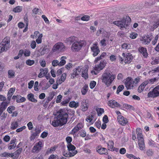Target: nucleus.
Returning <instances> with one entry per match:
<instances>
[{"label":"nucleus","instance_id":"f257e3e1","mask_svg":"<svg viewBox=\"0 0 159 159\" xmlns=\"http://www.w3.org/2000/svg\"><path fill=\"white\" fill-rule=\"evenodd\" d=\"M115 78V75H111L110 71L108 68H107L102 74L101 79L102 82L105 84L107 87H109Z\"/></svg>","mask_w":159,"mask_h":159},{"label":"nucleus","instance_id":"f03ea898","mask_svg":"<svg viewBox=\"0 0 159 159\" xmlns=\"http://www.w3.org/2000/svg\"><path fill=\"white\" fill-rule=\"evenodd\" d=\"M131 19L129 16H126L124 17L123 18L120 20L114 21L113 23L120 27L121 30H123L124 28H126L130 24Z\"/></svg>","mask_w":159,"mask_h":159},{"label":"nucleus","instance_id":"7ed1b4c3","mask_svg":"<svg viewBox=\"0 0 159 159\" xmlns=\"http://www.w3.org/2000/svg\"><path fill=\"white\" fill-rule=\"evenodd\" d=\"M10 38L9 37H5L0 43V54L6 52L10 48Z\"/></svg>","mask_w":159,"mask_h":159},{"label":"nucleus","instance_id":"20e7f679","mask_svg":"<svg viewBox=\"0 0 159 159\" xmlns=\"http://www.w3.org/2000/svg\"><path fill=\"white\" fill-rule=\"evenodd\" d=\"M59 114L57 117L64 125L67 122V119L68 116V114L64 110H60L59 111Z\"/></svg>","mask_w":159,"mask_h":159},{"label":"nucleus","instance_id":"39448f33","mask_svg":"<svg viewBox=\"0 0 159 159\" xmlns=\"http://www.w3.org/2000/svg\"><path fill=\"white\" fill-rule=\"evenodd\" d=\"M65 47L63 43L59 42L56 44L53 47L52 51L54 52H63L65 51Z\"/></svg>","mask_w":159,"mask_h":159},{"label":"nucleus","instance_id":"423d86ee","mask_svg":"<svg viewBox=\"0 0 159 159\" xmlns=\"http://www.w3.org/2000/svg\"><path fill=\"white\" fill-rule=\"evenodd\" d=\"M148 98H155L159 97V85L154 88L152 91L149 92L148 94Z\"/></svg>","mask_w":159,"mask_h":159},{"label":"nucleus","instance_id":"0eeeda50","mask_svg":"<svg viewBox=\"0 0 159 159\" xmlns=\"http://www.w3.org/2000/svg\"><path fill=\"white\" fill-rule=\"evenodd\" d=\"M84 43L82 41L73 43L71 47L72 50L74 52H77L80 50L81 48L84 46Z\"/></svg>","mask_w":159,"mask_h":159},{"label":"nucleus","instance_id":"6e6552de","mask_svg":"<svg viewBox=\"0 0 159 159\" xmlns=\"http://www.w3.org/2000/svg\"><path fill=\"white\" fill-rule=\"evenodd\" d=\"M107 64L106 60H102L98 64L95 65L94 70L96 71H99L102 70L105 67Z\"/></svg>","mask_w":159,"mask_h":159},{"label":"nucleus","instance_id":"1a4fd4ad","mask_svg":"<svg viewBox=\"0 0 159 159\" xmlns=\"http://www.w3.org/2000/svg\"><path fill=\"white\" fill-rule=\"evenodd\" d=\"M91 49L93 52V55L94 57L97 56L100 52L97 42L93 44V46L91 47Z\"/></svg>","mask_w":159,"mask_h":159},{"label":"nucleus","instance_id":"9d476101","mask_svg":"<svg viewBox=\"0 0 159 159\" xmlns=\"http://www.w3.org/2000/svg\"><path fill=\"white\" fill-rule=\"evenodd\" d=\"M122 56L125 57L124 61L125 63H129L133 59V56L130 53L125 54L123 53L122 54Z\"/></svg>","mask_w":159,"mask_h":159},{"label":"nucleus","instance_id":"9b49d317","mask_svg":"<svg viewBox=\"0 0 159 159\" xmlns=\"http://www.w3.org/2000/svg\"><path fill=\"white\" fill-rule=\"evenodd\" d=\"M43 147L42 142L39 141L36 143L33 148L32 152L38 153L41 149V148Z\"/></svg>","mask_w":159,"mask_h":159},{"label":"nucleus","instance_id":"f8f14e48","mask_svg":"<svg viewBox=\"0 0 159 159\" xmlns=\"http://www.w3.org/2000/svg\"><path fill=\"white\" fill-rule=\"evenodd\" d=\"M138 50L139 52L143 56V57L145 58H147L148 53L147 52L146 48L142 47H140L139 48Z\"/></svg>","mask_w":159,"mask_h":159},{"label":"nucleus","instance_id":"ddd939ff","mask_svg":"<svg viewBox=\"0 0 159 159\" xmlns=\"http://www.w3.org/2000/svg\"><path fill=\"white\" fill-rule=\"evenodd\" d=\"M152 38H150V36L149 35L146 36H143L140 39V41L142 42L144 44H148L151 41Z\"/></svg>","mask_w":159,"mask_h":159},{"label":"nucleus","instance_id":"4468645a","mask_svg":"<svg viewBox=\"0 0 159 159\" xmlns=\"http://www.w3.org/2000/svg\"><path fill=\"white\" fill-rule=\"evenodd\" d=\"M96 150L100 154H108L107 149L105 148L102 147L101 146H98L96 148Z\"/></svg>","mask_w":159,"mask_h":159},{"label":"nucleus","instance_id":"2eb2a0df","mask_svg":"<svg viewBox=\"0 0 159 159\" xmlns=\"http://www.w3.org/2000/svg\"><path fill=\"white\" fill-rule=\"evenodd\" d=\"M51 124L54 127L58 126H62L63 125V124L59 120L57 117L54 118V120L52 121Z\"/></svg>","mask_w":159,"mask_h":159},{"label":"nucleus","instance_id":"dca6fc26","mask_svg":"<svg viewBox=\"0 0 159 159\" xmlns=\"http://www.w3.org/2000/svg\"><path fill=\"white\" fill-rule=\"evenodd\" d=\"M117 118L119 123L122 125H125L128 122L127 119L122 116H118Z\"/></svg>","mask_w":159,"mask_h":159},{"label":"nucleus","instance_id":"f3484780","mask_svg":"<svg viewBox=\"0 0 159 159\" xmlns=\"http://www.w3.org/2000/svg\"><path fill=\"white\" fill-rule=\"evenodd\" d=\"M125 84L127 89H133L134 84L133 80L130 79L129 81L125 82Z\"/></svg>","mask_w":159,"mask_h":159},{"label":"nucleus","instance_id":"a211bd4d","mask_svg":"<svg viewBox=\"0 0 159 159\" xmlns=\"http://www.w3.org/2000/svg\"><path fill=\"white\" fill-rule=\"evenodd\" d=\"M108 105L112 108H114L115 107H120L121 105L117 102L114 100H110L109 101Z\"/></svg>","mask_w":159,"mask_h":159},{"label":"nucleus","instance_id":"6ab92c4d","mask_svg":"<svg viewBox=\"0 0 159 159\" xmlns=\"http://www.w3.org/2000/svg\"><path fill=\"white\" fill-rule=\"evenodd\" d=\"M88 104L86 102V100L83 101L80 105L81 110L83 111H86L88 109Z\"/></svg>","mask_w":159,"mask_h":159},{"label":"nucleus","instance_id":"aec40b11","mask_svg":"<svg viewBox=\"0 0 159 159\" xmlns=\"http://www.w3.org/2000/svg\"><path fill=\"white\" fill-rule=\"evenodd\" d=\"M66 42L67 43L70 44L71 43H75L77 41V38L75 36H71L66 39Z\"/></svg>","mask_w":159,"mask_h":159},{"label":"nucleus","instance_id":"412c9836","mask_svg":"<svg viewBox=\"0 0 159 159\" xmlns=\"http://www.w3.org/2000/svg\"><path fill=\"white\" fill-rule=\"evenodd\" d=\"M148 84V82L147 80L143 82L142 84L140 85L138 87V91L140 93L142 92L144 89L145 86Z\"/></svg>","mask_w":159,"mask_h":159},{"label":"nucleus","instance_id":"4be33fe9","mask_svg":"<svg viewBox=\"0 0 159 159\" xmlns=\"http://www.w3.org/2000/svg\"><path fill=\"white\" fill-rule=\"evenodd\" d=\"M40 70L41 72L38 75V77L39 78H41L44 75H46L48 72V70L46 68L40 69Z\"/></svg>","mask_w":159,"mask_h":159},{"label":"nucleus","instance_id":"5701e85b","mask_svg":"<svg viewBox=\"0 0 159 159\" xmlns=\"http://www.w3.org/2000/svg\"><path fill=\"white\" fill-rule=\"evenodd\" d=\"M137 139L138 140L144 139L143 136L141 133V129L140 128H137L136 130Z\"/></svg>","mask_w":159,"mask_h":159},{"label":"nucleus","instance_id":"b1692460","mask_svg":"<svg viewBox=\"0 0 159 159\" xmlns=\"http://www.w3.org/2000/svg\"><path fill=\"white\" fill-rule=\"evenodd\" d=\"M138 145L139 149L141 150H143L145 149V147L144 139L139 140Z\"/></svg>","mask_w":159,"mask_h":159},{"label":"nucleus","instance_id":"393cba45","mask_svg":"<svg viewBox=\"0 0 159 159\" xmlns=\"http://www.w3.org/2000/svg\"><path fill=\"white\" fill-rule=\"evenodd\" d=\"M27 98L29 101L33 102L36 103L37 102V100L35 99L34 95L33 93H29L27 95Z\"/></svg>","mask_w":159,"mask_h":159},{"label":"nucleus","instance_id":"a878e982","mask_svg":"<svg viewBox=\"0 0 159 159\" xmlns=\"http://www.w3.org/2000/svg\"><path fill=\"white\" fill-rule=\"evenodd\" d=\"M15 88H12L10 89L7 94V99L9 101H10L12 95L15 91Z\"/></svg>","mask_w":159,"mask_h":159},{"label":"nucleus","instance_id":"bb28decb","mask_svg":"<svg viewBox=\"0 0 159 159\" xmlns=\"http://www.w3.org/2000/svg\"><path fill=\"white\" fill-rule=\"evenodd\" d=\"M69 106L71 107L76 108L79 106V102H76L74 101L70 102L69 104Z\"/></svg>","mask_w":159,"mask_h":159},{"label":"nucleus","instance_id":"cd10ccee","mask_svg":"<svg viewBox=\"0 0 159 159\" xmlns=\"http://www.w3.org/2000/svg\"><path fill=\"white\" fill-rule=\"evenodd\" d=\"M26 98L24 97H22L20 95H17V98L16 102L17 103L22 102L25 101Z\"/></svg>","mask_w":159,"mask_h":159},{"label":"nucleus","instance_id":"c85d7f7f","mask_svg":"<svg viewBox=\"0 0 159 159\" xmlns=\"http://www.w3.org/2000/svg\"><path fill=\"white\" fill-rule=\"evenodd\" d=\"M152 61L151 62V64L152 65H155L159 63V57H157L155 58L154 57H152Z\"/></svg>","mask_w":159,"mask_h":159},{"label":"nucleus","instance_id":"c756f323","mask_svg":"<svg viewBox=\"0 0 159 159\" xmlns=\"http://www.w3.org/2000/svg\"><path fill=\"white\" fill-rule=\"evenodd\" d=\"M9 103L8 102H2V104L1 105L0 107V110L1 111H3V110H5L7 107L8 104Z\"/></svg>","mask_w":159,"mask_h":159},{"label":"nucleus","instance_id":"7c9ffc66","mask_svg":"<svg viewBox=\"0 0 159 159\" xmlns=\"http://www.w3.org/2000/svg\"><path fill=\"white\" fill-rule=\"evenodd\" d=\"M88 69L85 68L82 72V76L85 79H87L88 78Z\"/></svg>","mask_w":159,"mask_h":159},{"label":"nucleus","instance_id":"2f4dec72","mask_svg":"<svg viewBox=\"0 0 159 159\" xmlns=\"http://www.w3.org/2000/svg\"><path fill=\"white\" fill-rule=\"evenodd\" d=\"M66 59V57L65 56H62L61 58V61L59 62V66H62L65 65L66 63V61L65 59Z\"/></svg>","mask_w":159,"mask_h":159},{"label":"nucleus","instance_id":"473e14b6","mask_svg":"<svg viewBox=\"0 0 159 159\" xmlns=\"http://www.w3.org/2000/svg\"><path fill=\"white\" fill-rule=\"evenodd\" d=\"M82 68L81 66H79L76 68L74 69L73 70V71L74 72H75L76 74L78 75H79L80 74V72L82 71Z\"/></svg>","mask_w":159,"mask_h":159},{"label":"nucleus","instance_id":"72a5a7b5","mask_svg":"<svg viewBox=\"0 0 159 159\" xmlns=\"http://www.w3.org/2000/svg\"><path fill=\"white\" fill-rule=\"evenodd\" d=\"M148 143L149 146L153 147L154 148H157V145H158V144L155 143L154 141L152 140H149Z\"/></svg>","mask_w":159,"mask_h":159},{"label":"nucleus","instance_id":"f704fd0d","mask_svg":"<svg viewBox=\"0 0 159 159\" xmlns=\"http://www.w3.org/2000/svg\"><path fill=\"white\" fill-rule=\"evenodd\" d=\"M11 128L13 130H14L18 127V123L17 121H14L11 123Z\"/></svg>","mask_w":159,"mask_h":159},{"label":"nucleus","instance_id":"c9c22d12","mask_svg":"<svg viewBox=\"0 0 159 159\" xmlns=\"http://www.w3.org/2000/svg\"><path fill=\"white\" fill-rule=\"evenodd\" d=\"M123 107L125 108L126 109H132L134 110V107L131 105L128 104H124L123 105Z\"/></svg>","mask_w":159,"mask_h":159},{"label":"nucleus","instance_id":"e433bc0d","mask_svg":"<svg viewBox=\"0 0 159 159\" xmlns=\"http://www.w3.org/2000/svg\"><path fill=\"white\" fill-rule=\"evenodd\" d=\"M22 10V7L20 6H18L14 8L13 9V11L15 12H20Z\"/></svg>","mask_w":159,"mask_h":159},{"label":"nucleus","instance_id":"4c0bfd02","mask_svg":"<svg viewBox=\"0 0 159 159\" xmlns=\"http://www.w3.org/2000/svg\"><path fill=\"white\" fill-rule=\"evenodd\" d=\"M67 148L69 151H75L76 148L71 143L68 144Z\"/></svg>","mask_w":159,"mask_h":159},{"label":"nucleus","instance_id":"58836bf2","mask_svg":"<svg viewBox=\"0 0 159 159\" xmlns=\"http://www.w3.org/2000/svg\"><path fill=\"white\" fill-rule=\"evenodd\" d=\"M88 87L87 85L84 86L81 89V92L83 95H85L88 91Z\"/></svg>","mask_w":159,"mask_h":159},{"label":"nucleus","instance_id":"ea45409f","mask_svg":"<svg viewBox=\"0 0 159 159\" xmlns=\"http://www.w3.org/2000/svg\"><path fill=\"white\" fill-rule=\"evenodd\" d=\"M96 110L97 112L98 116H100L104 112V109L101 108H97Z\"/></svg>","mask_w":159,"mask_h":159},{"label":"nucleus","instance_id":"a19ab883","mask_svg":"<svg viewBox=\"0 0 159 159\" xmlns=\"http://www.w3.org/2000/svg\"><path fill=\"white\" fill-rule=\"evenodd\" d=\"M114 143L112 141H109L108 143V147L110 148V150L112 151V149L114 148Z\"/></svg>","mask_w":159,"mask_h":159},{"label":"nucleus","instance_id":"79ce46f5","mask_svg":"<svg viewBox=\"0 0 159 159\" xmlns=\"http://www.w3.org/2000/svg\"><path fill=\"white\" fill-rule=\"evenodd\" d=\"M146 154L149 157L152 156L154 154V152L152 149H149L147 150Z\"/></svg>","mask_w":159,"mask_h":159},{"label":"nucleus","instance_id":"37998d69","mask_svg":"<svg viewBox=\"0 0 159 159\" xmlns=\"http://www.w3.org/2000/svg\"><path fill=\"white\" fill-rule=\"evenodd\" d=\"M34 60L28 59L26 61V64L28 66H32L34 63Z\"/></svg>","mask_w":159,"mask_h":159},{"label":"nucleus","instance_id":"c03bdc74","mask_svg":"<svg viewBox=\"0 0 159 159\" xmlns=\"http://www.w3.org/2000/svg\"><path fill=\"white\" fill-rule=\"evenodd\" d=\"M78 152L77 150L69 151V156L70 157H72L76 155Z\"/></svg>","mask_w":159,"mask_h":159},{"label":"nucleus","instance_id":"a18cd8bd","mask_svg":"<svg viewBox=\"0 0 159 159\" xmlns=\"http://www.w3.org/2000/svg\"><path fill=\"white\" fill-rule=\"evenodd\" d=\"M55 95V93L53 92L50 93L49 96L48 97L47 99L49 101H51Z\"/></svg>","mask_w":159,"mask_h":159},{"label":"nucleus","instance_id":"49530a36","mask_svg":"<svg viewBox=\"0 0 159 159\" xmlns=\"http://www.w3.org/2000/svg\"><path fill=\"white\" fill-rule=\"evenodd\" d=\"M157 80V79L156 78H152L151 79H149L147 81L148 82L149 84H152L154 83V82L156 81Z\"/></svg>","mask_w":159,"mask_h":159},{"label":"nucleus","instance_id":"de8ad7c7","mask_svg":"<svg viewBox=\"0 0 159 159\" xmlns=\"http://www.w3.org/2000/svg\"><path fill=\"white\" fill-rule=\"evenodd\" d=\"M15 107L14 106H11L8 107L7 109V111L9 113H11L12 111L15 110Z\"/></svg>","mask_w":159,"mask_h":159},{"label":"nucleus","instance_id":"09e8293b","mask_svg":"<svg viewBox=\"0 0 159 159\" xmlns=\"http://www.w3.org/2000/svg\"><path fill=\"white\" fill-rule=\"evenodd\" d=\"M124 89V86L122 85H120L117 88L116 93L118 94L121 91Z\"/></svg>","mask_w":159,"mask_h":159},{"label":"nucleus","instance_id":"8fccbe9b","mask_svg":"<svg viewBox=\"0 0 159 159\" xmlns=\"http://www.w3.org/2000/svg\"><path fill=\"white\" fill-rule=\"evenodd\" d=\"M19 155V154H17L16 151L14 153H11V157L13 158L12 159H17Z\"/></svg>","mask_w":159,"mask_h":159},{"label":"nucleus","instance_id":"3c124183","mask_svg":"<svg viewBox=\"0 0 159 159\" xmlns=\"http://www.w3.org/2000/svg\"><path fill=\"white\" fill-rule=\"evenodd\" d=\"M80 129H79V128L77 127L76 126L75 127L71 130V134H74L76 133L79 130H80Z\"/></svg>","mask_w":159,"mask_h":159},{"label":"nucleus","instance_id":"603ef678","mask_svg":"<svg viewBox=\"0 0 159 159\" xmlns=\"http://www.w3.org/2000/svg\"><path fill=\"white\" fill-rule=\"evenodd\" d=\"M35 132L33 133L32 134L34 136H35L36 137L38 136L39 134L40 133L41 130L39 129V128H38L35 129Z\"/></svg>","mask_w":159,"mask_h":159},{"label":"nucleus","instance_id":"864d4df0","mask_svg":"<svg viewBox=\"0 0 159 159\" xmlns=\"http://www.w3.org/2000/svg\"><path fill=\"white\" fill-rule=\"evenodd\" d=\"M43 49L41 52L40 54L41 55H43L46 52V50L47 48V46L45 45L43 48Z\"/></svg>","mask_w":159,"mask_h":159},{"label":"nucleus","instance_id":"5fc2aeb1","mask_svg":"<svg viewBox=\"0 0 159 159\" xmlns=\"http://www.w3.org/2000/svg\"><path fill=\"white\" fill-rule=\"evenodd\" d=\"M90 16L87 15H85L81 18V19L83 21H88L90 19Z\"/></svg>","mask_w":159,"mask_h":159},{"label":"nucleus","instance_id":"6e6d98bb","mask_svg":"<svg viewBox=\"0 0 159 159\" xmlns=\"http://www.w3.org/2000/svg\"><path fill=\"white\" fill-rule=\"evenodd\" d=\"M93 116L92 115H89L86 119L87 121L91 122L93 120Z\"/></svg>","mask_w":159,"mask_h":159},{"label":"nucleus","instance_id":"4d7b16f0","mask_svg":"<svg viewBox=\"0 0 159 159\" xmlns=\"http://www.w3.org/2000/svg\"><path fill=\"white\" fill-rule=\"evenodd\" d=\"M138 36V34L135 32H132L130 34L129 37L132 39H135Z\"/></svg>","mask_w":159,"mask_h":159},{"label":"nucleus","instance_id":"13d9d810","mask_svg":"<svg viewBox=\"0 0 159 159\" xmlns=\"http://www.w3.org/2000/svg\"><path fill=\"white\" fill-rule=\"evenodd\" d=\"M96 83L94 81H91L90 84L89 86L91 89H93L95 86Z\"/></svg>","mask_w":159,"mask_h":159},{"label":"nucleus","instance_id":"bf43d9fd","mask_svg":"<svg viewBox=\"0 0 159 159\" xmlns=\"http://www.w3.org/2000/svg\"><path fill=\"white\" fill-rule=\"evenodd\" d=\"M11 153L7 152H4L1 155L2 157H11Z\"/></svg>","mask_w":159,"mask_h":159},{"label":"nucleus","instance_id":"052dcab7","mask_svg":"<svg viewBox=\"0 0 159 159\" xmlns=\"http://www.w3.org/2000/svg\"><path fill=\"white\" fill-rule=\"evenodd\" d=\"M80 136L82 137H84L86 136V131L83 129H82L80 131Z\"/></svg>","mask_w":159,"mask_h":159},{"label":"nucleus","instance_id":"680f3d73","mask_svg":"<svg viewBox=\"0 0 159 159\" xmlns=\"http://www.w3.org/2000/svg\"><path fill=\"white\" fill-rule=\"evenodd\" d=\"M62 98V96L61 95H59L57 96V99L56 100V102L57 103H60L61 101V99Z\"/></svg>","mask_w":159,"mask_h":159},{"label":"nucleus","instance_id":"e2e57ef3","mask_svg":"<svg viewBox=\"0 0 159 159\" xmlns=\"http://www.w3.org/2000/svg\"><path fill=\"white\" fill-rule=\"evenodd\" d=\"M106 40L105 39L102 40L100 42L101 45L102 47H105L106 45Z\"/></svg>","mask_w":159,"mask_h":159},{"label":"nucleus","instance_id":"0e129e2a","mask_svg":"<svg viewBox=\"0 0 159 159\" xmlns=\"http://www.w3.org/2000/svg\"><path fill=\"white\" fill-rule=\"evenodd\" d=\"M59 61L57 60H54L52 62V65L54 66H59Z\"/></svg>","mask_w":159,"mask_h":159},{"label":"nucleus","instance_id":"69168bd1","mask_svg":"<svg viewBox=\"0 0 159 159\" xmlns=\"http://www.w3.org/2000/svg\"><path fill=\"white\" fill-rule=\"evenodd\" d=\"M159 26V19L157 22H154L153 25V28L154 29L157 28Z\"/></svg>","mask_w":159,"mask_h":159},{"label":"nucleus","instance_id":"338daca9","mask_svg":"<svg viewBox=\"0 0 159 159\" xmlns=\"http://www.w3.org/2000/svg\"><path fill=\"white\" fill-rule=\"evenodd\" d=\"M24 55L26 57H28L30 56V51L28 50H25L24 52Z\"/></svg>","mask_w":159,"mask_h":159},{"label":"nucleus","instance_id":"774afa93","mask_svg":"<svg viewBox=\"0 0 159 159\" xmlns=\"http://www.w3.org/2000/svg\"><path fill=\"white\" fill-rule=\"evenodd\" d=\"M58 156L54 154H52L49 157L48 159H58Z\"/></svg>","mask_w":159,"mask_h":159}]
</instances>
